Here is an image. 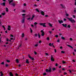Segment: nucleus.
<instances>
[{
	"label": "nucleus",
	"mask_w": 76,
	"mask_h": 76,
	"mask_svg": "<svg viewBox=\"0 0 76 76\" xmlns=\"http://www.w3.org/2000/svg\"><path fill=\"white\" fill-rule=\"evenodd\" d=\"M52 70V66H49L48 69H46V72L48 73H51Z\"/></svg>",
	"instance_id": "1"
},
{
	"label": "nucleus",
	"mask_w": 76,
	"mask_h": 76,
	"mask_svg": "<svg viewBox=\"0 0 76 76\" xmlns=\"http://www.w3.org/2000/svg\"><path fill=\"white\" fill-rule=\"evenodd\" d=\"M25 15H26V14H23L22 15L23 18L21 21L22 23H25Z\"/></svg>",
	"instance_id": "2"
},
{
	"label": "nucleus",
	"mask_w": 76,
	"mask_h": 76,
	"mask_svg": "<svg viewBox=\"0 0 76 76\" xmlns=\"http://www.w3.org/2000/svg\"><path fill=\"white\" fill-rule=\"evenodd\" d=\"M67 19H69V21H70L72 23H73V22L74 23H75V20L73 19L72 18H67Z\"/></svg>",
	"instance_id": "3"
},
{
	"label": "nucleus",
	"mask_w": 76,
	"mask_h": 76,
	"mask_svg": "<svg viewBox=\"0 0 76 76\" xmlns=\"http://www.w3.org/2000/svg\"><path fill=\"white\" fill-rule=\"evenodd\" d=\"M46 24V23H40L39 24L40 25H41V26H43V27H46V25H45Z\"/></svg>",
	"instance_id": "4"
},
{
	"label": "nucleus",
	"mask_w": 76,
	"mask_h": 76,
	"mask_svg": "<svg viewBox=\"0 0 76 76\" xmlns=\"http://www.w3.org/2000/svg\"><path fill=\"white\" fill-rule=\"evenodd\" d=\"M10 5H11V6H12V7H15V6H16V4L14 3H11Z\"/></svg>",
	"instance_id": "5"
},
{
	"label": "nucleus",
	"mask_w": 76,
	"mask_h": 76,
	"mask_svg": "<svg viewBox=\"0 0 76 76\" xmlns=\"http://www.w3.org/2000/svg\"><path fill=\"white\" fill-rule=\"evenodd\" d=\"M54 59L53 58V56H51V61H54Z\"/></svg>",
	"instance_id": "6"
},
{
	"label": "nucleus",
	"mask_w": 76,
	"mask_h": 76,
	"mask_svg": "<svg viewBox=\"0 0 76 76\" xmlns=\"http://www.w3.org/2000/svg\"><path fill=\"white\" fill-rule=\"evenodd\" d=\"M40 32H42V36H44V35H45V33H44V31H41Z\"/></svg>",
	"instance_id": "7"
},
{
	"label": "nucleus",
	"mask_w": 76,
	"mask_h": 76,
	"mask_svg": "<svg viewBox=\"0 0 76 76\" xmlns=\"http://www.w3.org/2000/svg\"><path fill=\"white\" fill-rule=\"evenodd\" d=\"M41 13L42 15V16H44V11H41Z\"/></svg>",
	"instance_id": "8"
},
{
	"label": "nucleus",
	"mask_w": 76,
	"mask_h": 76,
	"mask_svg": "<svg viewBox=\"0 0 76 76\" xmlns=\"http://www.w3.org/2000/svg\"><path fill=\"white\" fill-rule=\"evenodd\" d=\"M62 25H63V27H65V28H67V24H62Z\"/></svg>",
	"instance_id": "9"
},
{
	"label": "nucleus",
	"mask_w": 76,
	"mask_h": 76,
	"mask_svg": "<svg viewBox=\"0 0 76 76\" xmlns=\"http://www.w3.org/2000/svg\"><path fill=\"white\" fill-rule=\"evenodd\" d=\"M10 28H11V27L10 26H8V27L7 29L8 30V31H10Z\"/></svg>",
	"instance_id": "10"
},
{
	"label": "nucleus",
	"mask_w": 76,
	"mask_h": 76,
	"mask_svg": "<svg viewBox=\"0 0 76 76\" xmlns=\"http://www.w3.org/2000/svg\"><path fill=\"white\" fill-rule=\"evenodd\" d=\"M58 22L59 23L61 24V23H63V21H62V20H61V21L60 20H58Z\"/></svg>",
	"instance_id": "11"
},
{
	"label": "nucleus",
	"mask_w": 76,
	"mask_h": 76,
	"mask_svg": "<svg viewBox=\"0 0 76 76\" xmlns=\"http://www.w3.org/2000/svg\"><path fill=\"white\" fill-rule=\"evenodd\" d=\"M67 46H68V47H70V48H71L72 49H73V47L71 46L70 45H67Z\"/></svg>",
	"instance_id": "12"
},
{
	"label": "nucleus",
	"mask_w": 76,
	"mask_h": 76,
	"mask_svg": "<svg viewBox=\"0 0 76 76\" xmlns=\"http://www.w3.org/2000/svg\"><path fill=\"white\" fill-rule=\"evenodd\" d=\"M26 63H27L28 64H29V61H28V59H26Z\"/></svg>",
	"instance_id": "13"
},
{
	"label": "nucleus",
	"mask_w": 76,
	"mask_h": 76,
	"mask_svg": "<svg viewBox=\"0 0 76 76\" xmlns=\"http://www.w3.org/2000/svg\"><path fill=\"white\" fill-rule=\"evenodd\" d=\"M10 76H13V74L12 73V72H10Z\"/></svg>",
	"instance_id": "14"
},
{
	"label": "nucleus",
	"mask_w": 76,
	"mask_h": 76,
	"mask_svg": "<svg viewBox=\"0 0 76 76\" xmlns=\"http://www.w3.org/2000/svg\"><path fill=\"white\" fill-rule=\"evenodd\" d=\"M15 61L16 62V63H19V59H17Z\"/></svg>",
	"instance_id": "15"
},
{
	"label": "nucleus",
	"mask_w": 76,
	"mask_h": 76,
	"mask_svg": "<svg viewBox=\"0 0 76 76\" xmlns=\"http://www.w3.org/2000/svg\"><path fill=\"white\" fill-rule=\"evenodd\" d=\"M52 69L53 71H55V70H56V69L55 68H52Z\"/></svg>",
	"instance_id": "16"
},
{
	"label": "nucleus",
	"mask_w": 76,
	"mask_h": 76,
	"mask_svg": "<svg viewBox=\"0 0 76 76\" xmlns=\"http://www.w3.org/2000/svg\"><path fill=\"white\" fill-rule=\"evenodd\" d=\"M62 63H63V64H65L66 63V61H64L63 60L62 61Z\"/></svg>",
	"instance_id": "17"
},
{
	"label": "nucleus",
	"mask_w": 76,
	"mask_h": 76,
	"mask_svg": "<svg viewBox=\"0 0 76 76\" xmlns=\"http://www.w3.org/2000/svg\"><path fill=\"white\" fill-rule=\"evenodd\" d=\"M2 5H3V6H6V2H4L2 3Z\"/></svg>",
	"instance_id": "18"
},
{
	"label": "nucleus",
	"mask_w": 76,
	"mask_h": 76,
	"mask_svg": "<svg viewBox=\"0 0 76 76\" xmlns=\"http://www.w3.org/2000/svg\"><path fill=\"white\" fill-rule=\"evenodd\" d=\"M13 1V0H11V1H10L9 2V4H11V3H12V2Z\"/></svg>",
	"instance_id": "19"
},
{
	"label": "nucleus",
	"mask_w": 76,
	"mask_h": 76,
	"mask_svg": "<svg viewBox=\"0 0 76 76\" xmlns=\"http://www.w3.org/2000/svg\"><path fill=\"white\" fill-rule=\"evenodd\" d=\"M6 12H9V9H8V8L6 7Z\"/></svg>",
	"instance_id": "20"
},
{
	"label": "nucleus",
	"mask_w": 76,
	"mask_h": 76,
	"mask_svg": "<svg viewBox=\"0 0 76 76\" xmlns=\"http://www.w3.org/2000/svg\"><path fill=\"white\" fill-rule=\"evenodd\" d=\"M34 36L35 37H38V34H37L35 33L34 34Z\"/></svg>",
	"instance_id": "21"
},
{
	"label": "nucleus",
	"mask_w": 76,
	"mask_h": 76,
	"mask_svg": "<svg viewBox=\"0 0 76 76\" xmlns=\"http://www.w3.org/2000/svg\"><path fill=\"white\" fill-rule=\"evenodd\" d=\"M49 25L50 26H51V27H52V26H53V25H52V24L50 23H49Z\"/></svg>",
	"instance_id": "22"
},
{
	"label": "nucleus",
	"mask_w": 76,
	"mask_h": 76,
	"mask_svg": "<svg viewBox=\"0 0 76 76\" xmlns=\"http://www.w3.org/2000/svg\"><path fill=\"white\" fill-rule=\"evenodd\" d=\"M25 36V34L24 33H23L22 35V37H23H23Z\"/></svg>",
	"instance_id": "23"
},
{
	"label": "nucleus",
	"mask_w": 76,
	"mask_h": 76,
	"mask_svg": "<svg viewBox=\"0 0 76 76\" xmlns=\"http://www.w3.org/2000/svg\"><path fill=\"white\" fill-rule=\"evenodd\" d=\"M28 57L29 58L31 59V58H32V57L30 55H28Z\"/></svg>",
	"instance_id": "24"
},
{
	"label": "nucleus",
	"mask_w": 76,
	"mask_h": 76,
	"mask_svg": "<svg viewBox=\"0 0 76 76\" xmlns=\"http://www.w3.org/2000/svg\"><path fill=\"white\" fill-rule=\"evenodd\" d=\"M36 11L37 12H39V11L37 8L36 9Z\"/></svg>",
	"instance_id": "25"
},
{
	"label": "nucleus",
	"mask_w": 76,
	"mask_h": 76,
	"mask_svg": "<svg viewBox=\"0 0 76 76\" xmlns=\"http://www.w3.org/2000/svg\"><path fill=\"white\" fill-rule=\"evenodd\" d=\"M38 24V23L35 22L34 23V26H36V25H37Z\"/></svg>",
	"instance_id": "26"
},
{
	"label": "nucleus",
	"mask_w": 76,
	"mask_h": 76,
	"mask_svg": "<svg viewBox=\"0 0 76 76\" xmlns=\"http://www.w3.org/2000/svg\"><path fill=\"white\" fill-rule=\"evenodd\" d=\"M38 36L39 37V38H40V37H41V36L39 33H38Z\"/></svg>",
	"instance_id": "27"
},
{
	"label": "nucleus",
	"mask_w": 76,
	"mask_h": 76,
	"mask_svg": "<svg viewBox=\"0 0 76 76\" xmlns=\"http://www.w3.org/2000/svg\"><path fill=\"white\" fill-rule=\"evenodd\" d=\"M49 45L50 46V47H52V45L51 43H50L49 44Z\"/></svg>",
	"instance_id": "28"
},
{
	"label": "nucleus",
	"mask_w": 76,
	"mask_h": 76,
	"mask_svg": "<svg viewBox=\"0 0 76 76\" xmlns=\"http://www.w3.org/2000/svg\"><path fill=\"white\" fill-rule=\"evenodd\" d=\"M31 60H32V61H34L35 60V59H34V58H31Z\"/></svg>",
	"instance_id": "29"
},
{
	"label": "nucleus",
	"mask_w": 76,
	"mask_h": 76,
	"mask_svg": "<svg viewBox=\"0 0 76 76\" xmlns=\"http://www.w3.org/2000/svg\"><path fill=\"white\" fill-rule=\"evenodd\" d=\"M7 63H10V61L9 60H7Z\"/></svg>",
	"instance_id": "30"
},
{
	"label": "nucleus",
	"mask_w": 76,
	"mask_h": 76,
	"mask_svg": "<svg viewBox=\"0 0 76 76\" xmlns=\"http://www.w3.org/2000/svg\"><path fill=\"white\" fill-rule=\"evenodd\" d=\"M61 38L62 39H63L64 40L65 39L64 38V37H61Z\"/></svg>",
	"instance_id": "31"
},
{
	"label": "nucleus",
	"mask_w": 76,
	"mask_h": 76,
	"mask_svg": "<svg viewBox=\"0 0 76 76\" xmlns=\"http://www.w3.org/2000/svg\"><path fill=\"white\" fill-rule=\"evenodd\" d=\"M61 53H62V54H64V53H65V52L64 51H61Z\"/></svg>",
	"instance_id": "32"
},
{
	"label": "nucleus",
	"mask_w": 76,
	"mask_h": 76,
	"mask_svg": "<svg viewBox=\"0 0 76 76\" xmlns=\"http://www.w3.org/2000/svg\"><path fill=\"white\" fill-rule=\"evenodd\" d=\"M5 65L7 67L9 66V65H8V64H5Z\"/></svg>",
	"instance_id": "33"
},
{
	"label": "nucleus",
	"mask_w": 76,
	"mask_h": 76,
	"mask_svg": "<svg viewBox=\"0 0 76 76\" xmlns=\"http://www.w3.org/2000/svg\"><path fill=\"white\" fill-rule=\"evenodd\" d=\"M1 15L3 16H4L5 15V13H2Z\"/></svg>",
	"instance_id": "34"
},
{
	"label": "nucleus",
	"mask_w": 76,
	"mask_h": 76,
	"mask_svg": "<svg viewBox=\"0 0 76 76\" xmlns=\"http://www.w3.org/2000/svg\"><path fill=\"white\" fill-rule=\"evenodd\" d=\"M44 76H45V75H47V74L45 72H44L43 73Z\"/></svg>",
	"instance_id": "35"
},
{
	"label": "nucleus",
	"mask_w": 76,
	"mask_h": 76,
	"mask_svg": "<svg viewBox=\"0 0 76 76\" xmlns=\"http://www.w3.org/2000/svg\"><path fill=\"white\" fill-rule=\"evenodd\" d=\"M47 39L48 41H49V40H50V38H49V37H47Z\"/></svg>",
	"instance_id": "36"
},
{
	"label": "nucleus",
	"mask_w": 76,
	"mask_h": 76,
	"mask_svg": "<svg viewBox=\"0 0 76 76\" xmlns=\"http://www.w3.org/2000/svg\"><path fill=\"white\" fill-rule=\"evenodd\" d=\"M72 18H75L76 17H75V16L74 15H72Z\"/></svg>",
	"instance_id": "37"
},
{
	"label": "nucleus",
	"mask_w": 76,
	"mask_h": 76,
	"mask_svg": "<svg viewBox=\"0 0 76 76\" xmlns=\"http://www.w3.org/2000/svg\"><path fill=\"white\" fill-rule=\"evenodd\" d=\"M67 27H68V28H70L71 27L70 26V25H68L67 26Z\"/></svg>",
	"instance_id": "38"
},
{
	"label": "nucleus",
	"mask_w": 76,
	"mask_h": 76,
	"mask_svg": "<svg viewBox=\"0 0 76 76\" xmlns=\"http://www.w3.org/2000/svg\"><path fill=\"white\" fill-rule=\"evenodd\" d=\"M1 64L4 65V62H3L1 63Z\"/></svg>",
	"instance_id": "39"
},
{
	"label": "nucleus",
	"mask_w": 76,
	"mask_h": 76,
	"mask_svg": "<svg viewBox=\"0 0 76 76\" xmlns=\"http://www.w3.org/2000/svg\"><path fill=\"white\" fill-rule=\"evenodd\" d=\"M30 32H31V33H32V30L31 28H30Z\"/></svg>",
	"instance_id": "40"
},
{
	"label": "nucleus",
	"mask_w": 76,
	"mask_h": 76,
	"mask_svg": "<svg viewBox=\"0 0 76 76\" xmlns=\"http://www.w3.org/2000/svg\"><path fill=\"white\" fill-rule=\"evenodd\" d=\"M34 53L35 55H37V52H35V51H34Z\"/></svg>",
	"instance_id": "41"
},
{
	"label": "nucleus",
	"mask_w": 76,
	"mask_h": 76,
	"mask_svg": "<svg viewBox=\"0 0 76 76\" xmlns=\"http://www.w3.org/2000/svg\"><path fill=\"white\" fill-rule=\"evenodd\" d=\"M62 8H63L64 9H66V7L65 6H63Z\"/></svg>",
	"instance_id": "42"
},
{
	"label": "nucleus",
	"mask_w": 76,
	"mask_h": 76,
	"mask_svg": "<svg viewBox=\"0 0 76 76\" xmlns=\"http://www.w3.org/2000/svg\"><path fill=\"white\" fill-rule=\"evenodd\" d=\"M58 35H55V37H56V38H58Z\"/></svg>",
	"instance_id": "43"
},
{
	"label": "nucleus",
	"mask_w": 76,
	"mask_h": 76,
	"mask_svg": "<svg viewBox=\"0 0 76 76\" xmlns=\"http://www.w3.org/2000/svg\"><path fill=\"white\" fill-rule=\"evenodd\" d=\"M64 75H67V73L64 72Z\"/></svg>",
	"instance_id": "44"
},
{
	"label": "nucleus",
	"mask_w": 76,
	"mask_h": 76,
	"mask_svg": "<svg viewBox=\"0 0 76 76\" xmlns=\"http://www.w3.org/2000/svg\"><path fill=\"white\" fill-rule=\"evenodd\" d=\"M58 66V64H57V63H56L55 64V66Z\"/></svg>",
	"instance_id": "45"
},
{
	"label": "nucleus",
	"mask_w": 76,
	"mask_h": 76,
	"mask_svg": "<svg viewBox=\"0 0 76 76\" xmlns=\"http://www.w3.org/2000/svg\"><path fill=\"white\" fill-rule=\"evenodd\" d=\"M57 42H60V39H58L57 40Z\"/></svg>",
	"instance_id": "46"
},
{
	"label": "nucleus",
	"mask_w": 76,
	"mask_h": 76,
	"mask_svg": "<svg viewBox=\"0 0 76 76\" xmlns=\"http://www.w3.org/2000/svg\"><path fill=\"white\" fill-rule=\"evenodd\" d=\"M30 19H31V18L30 17L27 18V20H30Z\"/></svg>",
	"instance_id": "47"
},
{
	"label": "nucleus",
	"mask_w": 76,
	"mask_h": 76,
	"mask_svg": "<svg viewBox=\"0 0 76 76\" xmlns=\"http://www.w3.org/2000/svg\"><path fill=\"white\" fill-rule=\"evenodd\" d=\"M27 17H30V15H27Z\"/></svg>",
	"instance_id": "48"
},
{
	"label": "nucleus",
	"mask_w": 76,
	"mask_h": 76,
	"mask_svg": "<svg viewBox=\"0 0 76 76\" xmlns=\"http://www.w3.org/2000/svg\"><path fill=\"white\" fill-rule=\"evenodd\" d=\"M23 6H26V4L24 3L23 4Z\"/></svg>",
	"instance_id": "49"
},
{
	"label": "nucleus",
	"mask_w": 76,
	"mask_h": 76,
	"mask_svg": "<svg viewBox=\"0 0 76 76\" xmlns=\"http://www.w3.org/2000/svg\"><path fill=\"white\" fill-rule=\"evenodd\" d=\"M31 26L32 27H33V28H34V25H33V24H31Z\"/></svg>",
	"instance_id": "50"
},
{
	"label": "nucleus",
	"mask_w": 76,
	"mask_h": 76,
	"mask_svg": "<svg viewBox=\"0 0 76 76\" xmlns=\"http://www.w3.org/2000/svg\"><path fill=\"white\" fill-rule=\"evenodd\" d=\"M15 75L16 76H18V74L16 73L15 74Z\"/></svg>",
	"instance_id": "51"
},
{
	"label": "nucleus",
	"mask_w": 76,
	"mask_h": 76,
	"mask_svg": "<svg viewBox=\"0 0 76 76\" xmlns=\"http://www.w3.org/2000/svg\"><path fill=\"white\" fill-rule=\"evenodd\" d=\"M66 16H69V14H66Z\"/></svg>",
	"instance_id": "52"
},
{
	"label": "nucleus",
	"mask_w": 76,
	"mask_h": 76,
	"mask_svg": "<svg viewBox=\"0 0 76 76\" xmlns=\"http://www.w3.org/2000/svg\"><path fill=\"white\" fill-rule=\"evenodd\" d=\"M69 72H70V73H72V71H71V70H70V69H69Z\"/></svg>",
	"instance_id": "53"
},
{
	"label": "nucleus",
	"mask_w": 76,
	"mask_h": 76,
	"mask_svg": "<svg viewBox=\"0 0 76 76\" xmlns=\"http://www.w3.org/2000/svg\"><path fill=\"white\" fill-rule=\"evenodd\" d=\"M70 41H72L73 40V39L72 38H70Z\"/></svg>",
	"instance_id": "54"
},
{
	"label": "nucleus",
	"mask_w": 76,
	"mask_h": 76,
	"mask_svg": "<svg viewBox=\"0 0 76 76\" xmlns=\"http://www.w3.org/2000/svg\"><path fill=\"white\" fill-rule=\"evenodd\" d=\"M54 51H55V52L56 53V52H57V50H56V49H54Z\"/></svg>",
	"instance_id": "55"
},
{
	"label": "nucleus",
	"mask_w": 76,
	"mask_h": 76,
	"mask_svg": "<svg viewBox=\"0 0 76 76\" xmlns=\"http://www.w3.org/2000/svg\"><path fill=\"white\" fill-rule=\"evenodd\" d=\"M6 39H7V42H8L9 41V39H8V38H7Z\"/></svg>",
	"instance_id": "56"
},
{
	"label": "nucleus",
	"mask_w": 76,
	"mask_h": 76,
	"mask_svg": "<svg viewBox=\"0 0 76 76\" xmlns=\"http://www.w3.org/2000/svg\"><path fill=\"white\" fill-rule=\"evenodd\" d=\"M45 54H46V56H48V54L47 53H45Z\"/></svg>",
	"instance_id": "57"
},
{
	"label": "nucleus",
	"mask_w": 76,
	"mask_h": 76,
	"mask_svg": "<svg viewBox=\"0 0 76 76\" xmlns=\"http://www.w3.org/2000/svg\"><path fill=\"white\" fill-rule=\"evenodd\" d=\"M18 66L19 67H21V65H20V64H19L18 65Z\"/></svg>",
	"instance_id": "58"
},
{
	"label": "nucleus",
	"mask_w": 76,
	"mask_h": 76,
	"mask_svg": "<svg viewBox=\"0 0 76 76\" xmlns=\"http://www.w3.org/2000/svg\"><path fill=\"white\" fill-rule=\"evenodd\" d=\"M22 12H25V10H23L22 11Z\"/></svg>",
	"instance_id": "59"
},
{
	"label": "nucleus",
	"mask_w": 76,
	"mask_h": 76,
	"mask_svg": "<svg viewBox=\"0 0 76 76\" xmlns=\"http://www.w3.org/2000/svg\"><path fill=\"white\" fill-rule=\"evenodd\" d=\"M49 33H50V34H51V31H49Z\"/></svg>",
	"instance_id": "60"
},
{
	"label": "nucleus",
	"mask_w": 76,
	"mask_h": 76,
	"mask_svg": "<svg viewBox=\"0 0 76 76\" xmlns=\"http://www.w3.org/2000/svg\"><path fill=\"white\" fill-rule=\"evenodd\" d=\"M37 46H38V44H36L35 45V47H37Z\"/></svg>",
	"instance_id": "61"
},
{
	"label": "nucleus",
	"mask_w": 76,
	"mask_h": 76,
	"mask_svg": "<svg viewBox=\"0 0 76 76\" xmlns=\"http://www.w3.org/2000/svg\"><path fill=\"white\" fill-rule=\"evenodd\" d=\"M60 49H62L63 48V47H62V46H61V47H60Z\"/></svg>",
	"instance_id": "62"
},
{
	"label": "nucleus",
	"mask_w": 76,
	"mask_h": 76,
	"mask_svg": "<svg viewBox=\"0 0 76 76\" xmlns=\"http://www.w3.org/2000/svg\"><path fill=\"white\" fill-rule=\"evenodd\" d=\"M3 76V74L2 73L1 74V75L0 76Z\"/></svg>",
	"instance_id": "63"
},
{
	"label": "nucleus",
	"mask_w": 76,
	"mask_h": 76,
	"mask_svg": "<svg viewBox=\"0 0 76 76\" xmlns=\"http://www.w3.org/2000/svg\"><path fill=\"white\" fill-rule=\"evenodd\" d=\"M61 35H62V34H61V33H59V35L60 36H61Z\"/></svg>",
	"instance_id": "64"
}]
</instances>
